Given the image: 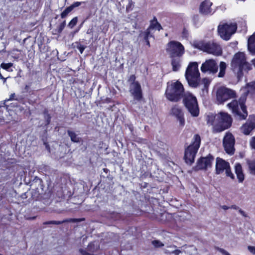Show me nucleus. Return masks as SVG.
Instances as JSON below:
<instances>
[{
  "label": "nucleus",
  "instance_id": "nucleus-1",
  "mask_svg": "<svg viewBox=\"0 0 255 255\" xmlns=\"http://www.w3.org/2000/svg\"><path fill=\"white\" fill-rule=\"evenodd\" d=\"M207 123L213 126V130L215 132H221L228 128L232 124V118L227 113L220 112L214 115H208Z\"/></svg>",
  "mask_w": 255,
  "mask_h": 255
},
{
  "label": "nucleus",
  "instance_id": "nucleus-2",
  "mask_svg": "<svg viewBox=\"0 0 255 255\" xmlns=\"http://www.w3.org/2000/svg\"><path fill=\"white\" fill-rule=\"evenodd\" d=\"M231 67L239 79L252 68L251 65L246 61L245 54L243 52L235 54L231 62Z\"/></svg>",
  "mask_w": 255,
  "mask_h": 255
},
{
  "label": "nucleus",
  "instance_id": "nucleus-3",
  "mask_svg": "<svg viewBox=\"0 0 255 255\" xmlns=\"http://www.w3.org/2000/svg\"><path fill=\"white\" fill-rule=\"evenodd\" d=\"M246 96L247 92H244L238 101L236 100H233L227 105L234 116L240 120H245L248 116V112L245 105Z\"/></svg>",
  "mask_w": 255,
  "mask_h": 255
},
{
  "label": "nucleus",
  "instance_id": "nucleus-4",
  "mask_svg": "<svg viewBox=\"0 0 255 255\" xmlns=\"http://www.w3.org/2000/svg\"><path fill=\"white\" fill-rule=\"evenodd\" d=\"M183 93V86L178 81L168 83L165 96L168 100L174 102H178L181 99Z\"/></svg>",
  "mask_w": 255,
  "mask_h": 255
},
{
  "label": "nucleus",
  "instance_id": "nucleus-5",
  "mask_svg": "<svg viewBox=\"0 0 255 255\" xmlns=\"http://www.w3.org/2000/svg\"><path fill=\"white\" fill-rule=\"evenodd\" d=\"M185 78L190 87H196L198 80L200 78V74L198 69L197 62H190L186 68Z\"/></svg>",
  "mask_w": 255,
  "mask_h": 255
},
{
  "label": "nucleus",
  "instance_id": "nucleus-6",
  "mask_svg": "<svg viewBox=\"0 0 255 255\" xmlns=\"http://www.w3.org/2000/svg\"><path fill=\"white\" fill-rule=\"evenodd\" d=\"M200 143V136L198 134L194 135L192 143L185 150L184 159L187 164H191L194 162Z\"/></svg>",
  "mask_w": 255,
  "mask_h": 255
},
{
  "label": "nucleus",
  "instance_id": "nucleus-7",
  "mask_svg": "<svg viewBox=\"0 0 255 255\" xmlns=\"http://www.w3.org/2000/svg\"><path fill=\"white\" fill-rule=\"evenodd\" d=\"M196 48L215 56L221 55L222 50L220 45L214 42L200 41L194 44Z\"/></svg>",
  "mask_w": 255,
  "mask_h": 255
},
{
  "label": "nucleus",
  "instance_id": "nucleus-8",
  "mask_svg": "<svg viewBox=\"0 0 255 255\" xmlns=\"http://www.w3.org/2000/svg\"><path fill=\"white\" fill-rule=\"evenodd\" d=\"M184 104L188 111L194 117L199 115V109L196 98L192 94L187 92L183 96Z\"/></svg>",
  "mask_w": 255,
  "mask_h": 255
},
{
  "label": "nucleus",
  "instance_id": "nucleus-9",
  "mask_svg": "<svg viewBox=\"0 0 255 255\" xmlns=\"http://www.w3.org/2000/svg\"><path fill=\"white\" fill-rule=\"evenodd\" d=\"M237 25L235 23H224L218 26V33L220 37L225 40L230 39L231 35L236 31Z\"/></svg>",
  "mask_w": 255,
  "mask_h": 255
},
{
  "label": "nucleus",
  "instance_id": "nucleus-10",
  "mask_svg": "<svg viewBox=\"0 0 255 255\" xmlns=\"http://www.w3.org/2000/svg\"><path fill=\"white\" fill-rule=\"evenodd\" d=\"M235 92L224 87L219 88L216 92V99L218 104H222L229 99L234 98Z\"/></svg>",
  "mask_w": 255,
  "mask_h": 255
},
{
  "label": "nucleus",
  "instance_id": "nucleus-11",
  "mask_svg": "<svg viewBox=\"0 0 255 255\" xmlns=\"http://www.w3.org/2000/svg\"><path fill=\"white\" fill-rule=\"evenodd\" d=\"M224 171H225L227 176L231 177L232 179L234 178V174L231 171L229 162L220 157H217L216 158V173L217 174H220L223 173Z\"/></svg>",
  "mask_w": 255,
  "mask_h": 255
},
{
  "label": "nucleus",
  "instance_id": "nucleus-12",
  "mask_svg": "<svg viewBox=\"0 0 255 255\" xmlns=\"http://www.w3.org/2000/svg\"><path fill=\"white\" fill-rule=\"evenodd\" d=\"M166 50L172 57H179L184 53L183 46L176 41L170 42L167 45Z\"/></svg>",
  "mask_w": 255,
  "mask_h": 255
},
{
  "label": "nucleus",
  "instance_id": "nucleus-13",
  "mask_svg": "<svg viewBox=\"0 0 255 255\" xmlns=\"http://www.w3.org/2000/svg\"><path fill=\"white\" fill-rule=\"evenodd\" d=\"M235 138L233 134L230 132H227L223 139V146L226 152L229 154H233L235 151Z\"/></svg>",
  "mask_w": 255,
  "mask_h": 255
},
{
  "label": "nucleus",
  "instance_id": "nucleus-14",
  "mask_svg": "<svg viewBox=\"0 0 255 255\" xmlns=\"http://www.w3.org/2000/svg\"><path fill=\"white\" fill-rule=\"evenodd\" d=\"M218 67L215 60L208 59L202 63L201 66V71L202 73L209 74H215L217 72Z\"/></svg>",
  "mask_w": 255,
  "mask_h": 255
},
{
  "label": "nucleus",
  "instance_id": "nucleus-15",
  "mask_svg": "<svg viewBox=\"0 0 255 255\" xmlns=\"http://www.w3.org/2000/svg\"><path fill=\"white\" fill-rule=\"evenodd\" d=\"M213 159V157L211 155L201 158L197 162L195 167L196 170L207 169L210 168L212 166Z\"/></svg>",
  "mask_w": 255,
  "mask_h": 255
},
{
  "label": "nucleus",
  "instance_id": "nucleus-16",
  "mask_svg": "<svg viewBox=\"0 0 255 255\" xmlns=\"http://www.w3.org/2000/svg\"><path fill=\"white\" fill-rule=\"evenodd\" d=\"M129 92L135 100L139 101L141 99L142 90L141 86L138 82H134L130 84Z\"/></svg>",
  "mask_w": 255,
  "mask_h": 255
},
{
  "label": "nucleus",
  "instance_id": "nucleus-17",
  "mask_svg": "<svg viewBox=\"0 0 255 255\" xmlns=\"http://www.w3.org/2000/svg\"><path fill=\"white\" fill-rule=\"evenodd\" d=\"M170 114L174 116L179 121L180 125L183 126L184 125L185 121L183 118V114L181 109L176 105L173 107L170 111Z\"/></svg>",
  "mask_w": 255,
  "mask_h": 255
},
{
  "label": "nucleus",
  "instance_id": "nucleus-18",
  "mask_svg": "<svg viewBox=\"0 0 255 255\" xmlns=\"http://www.w3.org/2000/svg\"><path fill=\"white\" fill-rule=\"evenodd\" d=\"M212 5V3L209 0L204 1L200 4V12L204 15L212 14L214 11L211 8Z\"/></svg>",
  "mask_w": 255,
  "mask_h": 255
},
{
  "label": "nucleus",
  "instance_id": "nucleus-19",
  "mask_svg": "<svg viewBox=\"0 0 255 255\" xmlns=\"http://www.w3.org/2000/svg\"><path fill=\"white\" fill-rule=\"evenodd\" d=\"M210 84V80L207 78H203L198 81V84L196 87H192V88H199L202 90L203 95H205L208 93V87Z\"/></svg>",
  "mask_w": 255,
  "mask_h": 255
},
{
  "label": "nucleus",
  "instance_id": "nucleus-20",
  "mask_svg": "<svg viewBox=\"0 0 255 255\" xmlns=\"http://www.w3.org/2000/svg\"><path fill=\"white\" fill-rule=\"evenodd\" d=\"M98 247L97 243H91L89 244L87 251L80 249L79 251L82 255H93L92 253L97 250Z\"/></svg>",
  "mask_w": 255,
  "mask_h": 255
},
{
  "label": "nucleus",
  "instance_id": "nucleus-21",
  "mask_svg": "<svg viewBox=\"0 0 255 255\" xmlns=\"http://www.w3.org/2000/svg\"><path fill=\"white\" fill-rule=\"evenodd\" d=\"M161 28V26L160 24L157 22V20H153L148 27L145 31V37L147 38L148 35L151 34V32L153 29H156L159 30Z\"/></svg>",
  "mask_w": 255,
  "mask_h": 255
},
{
  "label": "nucleus",
  "instance_id": "nucleus-22",
  "mask_svg": "<svg viewBox=\"0 0 255 255\" xmlns=\"http://www.w3.org/2000/svg\"><path fill=\"white\" fill-rule=\"evenodd\" d=\"M248 47L249 51L252 54H255V33L248 39Z\"/></svg>",
  "mask_w": 255,
  "mask_h": 255
},
{
  "label": "nucleus",
  "instance_id": "nucleus-23",
  "mask_svg": "<svg viewBox=\"0 0 255 255\" xmlns=\"http://www.w3.org/2000/svg\"><path fill=\"white\" fill-rule=\"evenodd\" d=\"M235 172L240 182H242L244 180V175L243 172L242 167L240 164L237 163L235 166Z\"/></svg>",
  "mask_w": 255,
  "mask_h": 255
},
{
  "label": "nucleus",
  "instance_id": "nucleus-24",
  "mask_svg": "<svg viewBox=\"0 0 255 255\" xmlns=\"http://www.w3.org/2000/svg\"><path fill=\"white\" fill-rule=\"evenodd\" d=\"M171 64L172 66V69L174 71H177L179 70L180 68L181 60L179 57H172Z\"/></svg>",
  "mask_w": 255,
  "mask_h": 255
},
{
  "label": "nucleus",
  "instance_id": "nucleus-25",
  "mask_svg": "<svg viewBox=\"0 0 255 255\" xmlns=\"http://www.w3.org/2000/svg\"><path fill=\"white\" fill-rule=\"evenodd\" d=\"M254 126H252L248 122L242 126L241 127V131L245 134L248 135L254 129Z\"/></svg>",
  "mask_w": 255,
  "mask_h": 255
},
{
  "label": "nucleus",
  "instance_id": "nucleus-26",
  "mask_svg": "<svg viewBox=\"0 0 255 255\" xmlns=\"http://www.w3.org/2000/svg\"><path fill=\"white\" fill-rule=\"evenodd\" d=\"M247 86V92L255 99V81L248 83Z\"/></svg>",
  "mask_w": 255,
  "mask_h": 255
},
{
  "label": "nucleus",
  "instance_id": "nucleus-27",
  "mask_svg": "<svg viewBox=\"0 0 255 255\" xmlns=\"http://www.w3.org/2000/svg\"><path fill=\"white\" fill-rule=\"evenodd\" d=\"M67 133L72 141L74 142H79L80 141V138L78 137L77 134L74 131L68 130Z\"/></svg>",
  "mask_w": 255,
  "mask_h": 255
},
{
  "label": "nucleus",
  "instance_id": "nucleus-28",
  "mask_svg": "<svg viewBox=\"0 0 255 255\" xmlns=\"http://www.w3.org/2000/svg\"><path fill=\"white\" fill-rule=\"evenodd\" d=\"M227 65L224 62H221L220 63V72L218 74L219 77H223L225 74V71Z\"/></svg>",
  "mask_w": 255,
  "mask_h": 255
},
{
  "label": "nucleus",
  "instance_id": "nucleus-29",
  "mask_svg": "<svg viewBox=\"0 0 255 255\" xmlns=\"http://www.w3.org/2000/svg\"><path fill=\"white\" fill-rule=\"evenodd\" d=\"M248 165L251 173L255 175V160L249 161Z\"/></svg>",
  "mask_w": 255,
  "mask_h": 255
},
{
  "label": "nucleus",
  "instance_id": "nucleus-30",
  "mask_svg": "<svg viewBox=\"0 0 255 255\" xmlns=\"http://www.w3.org/2000/svg\"><path fill=\"white\" fill-rule=\"evenodd\" d=\"M72 10L69 6L67 7L61 14V17L62 18H65Z\"/></svg>",
  "mask_w": 255,
  "mask_h": 255
},
{
  "label": "nucleus",
  "instance_id": "nucleus-31",
  "mask_svg": "<svg viewBox=\"0 0 255 255\" xmlns=\"http://www.w3.org/2000/svg\"><path fill=\"white\" fill-rule=\"evenodd\" d=\"M78 18L77 17H74L69 23L68 26L71 28H72L77 23Z\"/></svg>",
  "mask_w": 255,
  "mask_h": 255
},
{
  "label": "nucleus",
  "instance_id": "nucleus-32",
  "mask_svg": "<svg viewBox=\"0 0 255 255\" xmlns=\"http://www.w3.org/2000/svg\"><path fill=\"white\" fill-rule=\"evenodd\" d=\"M165 252L166 254H173L175 255H179L181 253V251L176 249H174L173 251H170L169 250H165Z\"/></svg>",
  "mask_w": 255,
  "mask_h": 255
},
{
  "label": "nucleus",
  "instance_id": "nucleus-33",
  "mask_svg": "<svg viewBox=\"0 0 255 255\" xmlns=\"http://www.w3.org/2000/svg\"><path fill=\"white\" fill-rule=\"evenodd\" d=\"M12 66V64L11 63H2L0 65V67L6 70H8L9 68Z\"/></svg>",
  "mask_w": 255,
  "mask_h": 255
},
{
  "label": "nucleus",
  "instance_id": "nucleus-34",
  "mask_svg": "<svg viewBox=\"0 0 255 255\" xmlns=\"http://www.w3.org/2000/svg\"><path fill=\"white\" fill-rule=\"evenodd\" d=\"M248 122L255 128V115L250 116Z\"/></svg>",
  "mask_w": 255,
  "mask_h": 255
},
{
  "label": "nucleus",
  "instance_id": "nucleus-35",
  "mask_svg": "<svg viewBox=\"0 0 255 255\" xmlns=\"http://www.w3.org/2000/svg\"><path fill=\"white\" fill-rule=\"evenodd\" d=\"M82 2H83L79 1L74 2L72 4L69 6V7L71 8L72 10H73L75 7L80 6Z\"/></svg>",
  "mask_w": 255,
  "mask_h": 255
},
{
  "label": "nucleus",
  "instance_id": "nucleus-36",
  "mask_svg": "<svg viewBox=\"0 0 255 255\" xmlns=\"http://www.w3.org/2000/svg\"><path fill=\"white\" fill-rule=\"evenodd\" d=\"M143 36L144 37V38L145 40V42H146V45H147L148 46H150V43H149V41L148 40V38L149 37H151L152 36V35L151 34H150V35H148V36L146 37H145V31H144L143 33Z\"/></svg>",
  "mask_w": 255,
  "mask_h": 255
},
{
  "label": "nucleus",
  "instance_id": "nucleus-37",
  "mask_svg": "<svg viewBox=\"0 0 255 255\" xmlns=\"http://www.w3.org/2000/svg\"><path fill=\"white\" fill-rule=\"evenodd\" d=\"M152 243L155 247H160L163 246L161 242L158 241H153Z\"/></svg>",
  "mask_w": 255,
  "mask_h": 255
},
{
  "label": "nucleus",
  "instance_id": "nucleus-38",
  "mask_svg": "<svg viewBox=\"0 0 255 255\" xmlns=\"http://www.w3.org/2000/svg\"><path fill=\"white\" fill-rule=\"evenodd\" d=\"M248 250L253 255H255V247L249 246L248 247Z\"/></svg>",
  "mask_w": 255,
  "mask_h": 255
},
{
  "label": "nucleus",
  "instance_id": "nucleus-39",
  "mask_svg": "<svg viewBox=\"0 0 255 255\" xmlns=\"http://www.w3.org/2000/svg\"><path fill=\"white\" fill-rule=\"evenodd\" d=\"M128 81L130 82V84L133 83L134 82H138L137 81H135V77L134 75H132L130 76Z\"/></svg>",
  "mask_w": 255,
  "mask_h": 255
},
{
  "label": "nucleus",
  "instance_id": "nucleus-40",
  "mask_svg": "<svg viewBox=\"0 0 255 255\" xmlns=\"http://www.w3.org/2000/svg\"><path fill=\"white\" fill-rule=\"evenodd\" d=\"M63 222H64V221H50V222H46V223H45V224H53L59 225V224H61V223H62Z\"/></svg>",
  "mask_w": 255,
  "mask_h": 255
},
{
  "label": "nucleus",
  "instance_id": "nucleus-41",
  "mask_svg": "<svg viewBox=\"0 0 255 255\" xmlns=\"http://www.w3.org/2000/svg\"><path fill=\"white\" fill-rule=\"evenodd\" d=\"M250 144L253 148L255 149V137H252L250 141Z\"/></svg>",
  "mask_w": 255,
  "mask_h": 255
},
{
  "label": "nucleus",
  "instance_id": "nucleus-42",
  "mask_svg": "<svg viewBox=\"0 0 255 255\" xmlns=\"http://www.w3.org/2000/svg\"><path fill=\"white\" fill-rule=\"evenodd\" d=\"M219 251L224 255H231L228 252L223 249H219Z\"/></svg>",
  "mask_w": 255,
  "mask_h": 255
},
{
  "label": "nucleus",
  "instance_id": "nucleus-43",
  "mask_svg": "<svg viewBox=\"0 0 255 255\" xmlns=\"http://www.w3.org/2000/svg\"><path fill=\"white\" fill-rule=\"evenodd\" d=\"M86 47L82 45H80L78 46V48L79 50L81 53H82L84 49H85Z\"/></svg>",
  "mask_w": 255,
  "mask_h": 255
},
{
  "label": "nucleus",
  "instance_id": "nucleus-44",
  "mask_svg": "<svg viewBox=\"0 0 255 255\" xmlns=\"http://www.w3.org/2000/svg\"><path fill=\"white\" fill-rule=\"evenodd\" d=\"M14 100H16L17 99L15 98V94L13 93L10 95L9 98L7 100V101H12Z\"/></svg>",
  "mask_w": 255,
  "mask_h": 255
},
{
  "label": "nucleus",
  "instance_id": "nucleus-45",
  "mask_svg": "<svg viewBox=\"0 0 255 255\" xmlns=\"http://www.w3.org/2000/svg\"><path fill=\"white\" fill-rule=\"evenodd\" d=\"M45 119H46V125H48L50 122V119H51V117L50 116H49V115L48 114H47L45 116Z\"/></svg>",
  "mask_w": 255,
  "mask_h": 255
},
{
  "label": "nucleus",
  "instance_id": "nucleus-46",
  "mask_svg": "<svg viewBox=\"0 0 255 255\" xmlns=\"http://www.w3.org/2000/svg\"><path fill=\"white\" fill-rule=\"evenodd\" d=\"M65 24H66V22H65V21H64L63 23H62L60 24V25L59 26V31H61L63 29L64 27H65Z\"/></svg>",
  "mask_w": 255,
  "mask_h": 255
},
{
  "label": "nucleus",
  "instance_id": "nucleus-47",
  "mask_svg": "<svg viewBox=\"0 0 255 255\" xmlns=\"http://www.w3.org/2000/svg\"><path fill=\"white\" fill-rule=\"evenodd\" d=\"M239 212L244 217H247V214H246V213L243 211L241 209H239Z\"/></svg>",
  "mask_w": 255,
  "mask_h": 255
},
{
  "label": "nucleus",
  "instance_id": "nucleus-48",
  "mask_svg": "<svg viewBox=\"0 0 255 255\" xmlns=\"http://www.w3.org/2000/svg\"><path fill=\"white\" fill-rule=\"evenodd\" d=\"M230 208L233 209L235 210H239V207L235 205H232L231 207H230Z\"/></svg>",
  "mask_w": 255,
  "mask_h": 255
},
{
  "label": "nucleus",
  "instance_id": "nucleus-49",
  "mask_svg": "<svg viewBox=\"0 0 255 255\" xmlns=\"http://www.w3.org/2000/svg\"><path fill=\"white\" fill-rule=\"evenodd\" d=\"M175 248H176L175 246H173V247L170 246V247H168V249L167 250H170V251H173Z\"/></svg>",
  "mask_w": 255,
  "mask_h": 255
},
{
  "label": "nucleus",
  "instance_id": "nucleus-50",
  "mask_svg": "<svg viewBox=\"0 0 255 255\" xmlns=\"http://www.w3.org/2000/svg\"><path fill=\"white\" fill-rule=\"evenodd\" d=\"M222 208L225 210H226L230 209V207H228L227 206H226V205H223L222 206Z\"/></svg>",
  "mask_w": 255,
  "mask_h": 255
},
{
  "label": "nucleus",
  "instance_id": "nucleus-51",
  "mask_svg": "<svg viewBox=\"0 0 255 255\" xmlns=\"http://www.w3.org/2000/svg\"><path fill=\"white\" fill-rule=\"evenodd\" d=\"M15 52H19V53L17 54V58H18L19 57V55L20 54V51L18 50H14L12 53V54H14V53Z\"/></svg>",
  "mask_w": 255,
  "mask_h": 255
},
{
  "label": "nucleus",
  "instance_id": "nucleus-52",
  "mask_svg": "<svg viewBox=\"0 0 255 255\" xmlns=\"http://www.w3.org/2000/svg\"><path fill=\"white\" fill-rule=\"evenodd\" d=\"M252 63H253V64L254 66V67H255V58L254 59H253V60H252Z\"/></svg>",
  "mask_w": 255,
  "mask_h": 255
},
{
  "label": "nucleus",
  "instance_id": "nucleus-53",
  "mask_svg": "<svg viewBox=\"0 0 255 255\" xmlns=\"http://www.w3.org/2000/svg\"><path fill=\"white\" fill-rule=\"evenodd\" d=\"M6 78H4L3 79V83H4L5 82V81H6Z\"/></svg>",
  "mask_w": 255,
  "mask_h": 255
},
{
  "label": "nucleus",
  "instance_id": "nucleus-54",
  "mask_svg": "<svg viewBox=\"0 0 255 255\" xmlns=\"http://www.w3.org/2000/svg\"><path fill=\"white\" fill-rule=\"evenodd\" d=\"M129 129L132 131V127H129Z\"/></svg>",
  "mask_w": 255,
  "mask_h": 255
}]
</instances>
